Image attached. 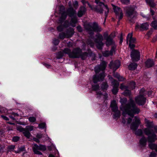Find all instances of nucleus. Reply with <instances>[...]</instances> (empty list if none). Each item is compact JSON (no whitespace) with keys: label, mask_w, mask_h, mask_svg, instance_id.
<instances>
[{"label":"nucleus","mask_w":157,"mask_h":157,"mask_svg":"<svg viewBox=\"0 0 157 157\" xmlns=\"http://www.w3.org/2000/svg\"><path fill=\"white\" fill-rule=\"evenodd\" d=\"M140 111V109L136 106L134 101L130 99L129 103L126 105L123 111L122 123L126 124H130L132 121V119L129 117L126 118V117L127 116L129 115L133 117L134 114H138Z\"/></svg>","instance_id":"obj_1"},{"label":"nucleus","mask_w":157,"mask_h":157,"mask_svg":"<svg viewBox=\"0 0 157 157\" xmlns=\"http://www.w3.org/2000/svg\"><path fill=\"white\" fill-rule=\"evenodd\" d=\"M146 126L144 132L148 136V141L149 142H154L156 139V132H157V126H154L152 122H150L147 119H145Z\"/></svg>","instance_id":"obj_2"},{"label":"nucleus","mask_w":157,"mask_h":157,"mask_svg":"<svg viewBox=\"0 0 157 157\" xmlns=\"http://www.w3.org/2000/svg\"><path fill=\"white\" fill-rule=\"evenodd\" d=\"M106 64L105 61H103L101 62L99 65L95 67L94 70L96 74L98 73L101 71L102 72L98 76L96 75L93 76V80L94 83H96L98 81H102L104 79L105 75L104 71L106 68Z\"/></svg>","instance_id":"obj_3"},{"label":"nucleus","mask_w":157,"mask_h":157,"mask_svg":"<svg viewBox=\"0 0 157 157\" xmlns=\"http://www.w3.org/2000/svg\"><path fill=\"white\" fill-rule=\"evenodd\" d=\"M64 52L67 54L70 58H76L81 57L83 60L85 59L87 57L88 53L86 52L82 53V50L79 48L74 49L72 52L68 48H66Z\"/></svg>","instance_id":"obj_4"},{"label":"nucleus","mask_w":157,"mask_h":157,"mask_svg":"<svg viewBox=\"0 0 157 157\" xmlns=\"http://www.w3.org/2000/svg\"><path fill=\"white\" fill-rule=\"evenodd\" d=\"M125 12V15L130 21L132 22V20L137 15L136 11L134 6H126L124 8Z\"/></svg>","instance_id":"obj_5"},{"label":"nucleus","mask_w":157,"mask_h":157,"mask_svg":"<svg viewBox=\"0 0 157 157\" xmlns=\"http://www.w3.org/2000/svg\"><path fill=\"white\" fill-rule=\"evenodd\" d=\"M98 5L96 6H91V7H90L91 9L96 12L99 13H102L103 12L104 10L101 7V6L103 5L105 7V19L107 17L109 13V9L107 5H105L102 2H99V4H98Z\"/></svg>","instance_id":"obj_6"},{"label":"nucleus","mask_w":157,"mask_h":157,"mask_svg":"<svg viewBox=\"0 0 157 157\" xmlns=\"http://www.w3.org/2000/svg\"><path fill=\"white\" fill-rule=\"evenodd\" d=\"M32 148L35 154L40 155H42V154L41 152L38 151V150L44 151L46 150V147L45 146L41 144L38 145L36 144H34Z\"/></svg>","instance_id":"obj_7"},{"label":"nucleus","mask_w":157,"mask_h":157,"mask_svg":"<svg viewBox=\"0 0 157 157\" xmlns=\"http://www.w3.org/2000/svg\"><path fill=\"white\" fill-rule=\"evenodd\" d=\"M85 29H100L101 27L96 22H94L93 23L89 22L85 24L84 25Z\"/></svg>","instance_id":"obj_8"},{"label":"nucleus","mask_w":157,"mask_h":157,"mask_svg":"<svg viewBox=\"0 0 157 157\" xmlns=\"http://www.w3.org/2000/svg\"><path fill=\"white\" fill-rule=\"evenodd\" d=\"M96 37L94 41L97 43L96 46L98 49H101L104 45L102 42L103 40L102 36L100 34H98L96 35Z\"/></svg>","instance_id":"obj_9"},{"label":"nucleus","mask_w":157,"mask_h":157,"mask_svg":"<svg viewBox=\"0 0 157 157\" xmlns=\"http://www.w3.org/2000/svg\"><path fill=\"white\" fill-rule=\"evenodd\" d=\"M113 6L114 12L116 15V17L118 18V21L119 22L122 19L123 16L122 11L120 8L113 5Z\"/></svg>","instance_id":"obj_10"},{"label":"nucleus","mask_w":157,"mask_h":157,"mask_svg":"<svg viewBox=\"0 0 157 157\" xmlns=\"http://www.w3.org/2000/svg\"><path fill=\"white\" fill-rule=\"evenodd\" d=\"M134 121V122H133L130 126L131 128L133 130H136L141 123L140 119L138 117H135Z\"/></svg>","instance_id":"obj_11"},{"label":"nucleus","mask_w":157,"mask_h":157,"mask_svg":"<svg viewBox=\"0 0 157 157\" xmlns=\"http://www.w3.org/2000/svg\"><path fill=\"white\" fill-rule=\"evenodd\" d=\"M135 101L139 105H143L146 102V98L144 97V95H139L135 98Z\"/></svg>","instance_id":"obj_12"},{"label":"nucleus","mask_w":157,"mask_h":157,"mask_svg":"<svg viewBox=\"0 0 157 157\" xmlns=\"http://www.w3.org/2000/svg\"><path fill=\"white\" fill-rule=\"evenodd\" d=\"M131 57L133 61H138L140 60V58L139 52L137 50H133L131 54Z\"/></svg>","instance_id":"obj_13"},{"label":"nucleus","mask_w":157,"mask_h":157,"mask_svg":"<svg viewBox=\"0 0 157 157\" xmlns=\"http://www.w3.org/2000/svg\"><path fill=\"white\" fill-rule=\"evenodd\" d=\"M121 63L120 61L118 60H115L113 62H111L109 64V67L113 70L115 71L120 66Z\"/></svg>","instance_id":"obj_14"},{"label":"nucleus","mask_w":157,"mask_h":157,"mask_svg":"<svg viewBox=\"0 0 157 157\" xmlns=\"http://www.w3.org/2000/svg\"><path fill=\"white\" fill-rule=\"evenodd\" d=\"M112 83L113 85L112 91L113 94H116L118 92L119 83L117 80H114L112 82Z\"/></svg>","instance_id":"obj_15"},{"label":"nucleus","mask_w":157,"mask_h":157,"mask_svg":"<svg viewBox=\"0 0 157 157\" xmlns=\"http://www.w3.org/2000/svg\"><path fill=\"white\" fill-rule=\"evenodd\" d=\"M116 48V45L112 46V48L110 51H106L102 53L103 56L105 57H107L109 56L113 55V53L115 52Z\"/></svg>","instance_id":"obj_16"},{"label":"nucleus","mask_w":157,"mask_h":157,"mask_svg":"<svg viewBox=\"0 0 157 157\" xmlns=\"http://www.w3.org/2000/svg\"><path fill=\"white\" fill-rule=\"evenodd\" d=\"M105 39L106 40L105 44L107 46H109L110 45L112 46L115 45L114 42L113 41V38L110 35L106 37L105 36H104Z\"/></svg>","instance_id":"obj_17"},{"label":"nucleus","mask_w":157,"mask_h":157,"mask_svg":"<svg viewBox=\"0 0 157 157\" xmlns=\"http://www.w3.org/2000/svg\"><path fill=\"white\" fill-rule=\"evenodd\" d=\"M66 12L67 14L70 17L76 16V12L75 10H74L72 7L68 8Z\"/></svg>","instance_id":"obj_18"},{"label":"nucleus","mask_w":157,"mask_h":157,"mask_svg":"<svg viewBox=\"0 0 157 157\" xmlns=\"http://www.w3.org/2000/svg\"><path fill=\"white\" fill-rule=\"evenodd\" d=\"M67 15V14L65 11H64L62 13L61 17L59 19L58 23V24H62L66 18Z\"/></svg>","instance_id":"obj_19"},{"label":"nucleus","mask_w":157,"mask_h":157,"mask_svg":"<svg viewBox=\"0 0 157 157\" xmlns=\"http://www.w3.org/2000/svg\"><path fill=\"white\" fill-rule=\"evenodd\" d=\"M60 24V25L57 27V29H64L68 28L70 25L69 22L67 20L65 21L63 25Z\"/></svg>","instance_id":"obj_20"},{"label":"nucleus","mask_w":157,"mask_h":157,"mask_svg":"<svg viewBox=\"0 0 157 157\" xmlns=\"http://www.w3.org/2000/svg\"><path fill=\"white\" fill-rule=\"evenodd\" d=\"M149 25L147 22L143 23L140 25L137 24L136 26V28L140 29H148Z\"/></svg>","instance_id":"obj_21"},{"label":"nucleus","mask_w":157,"mask_h":157,"mask_svg":"<svg viewBox=\"0 0 157 157\" xmlns=\"http://www.w3.org/2000/svg\"><path fill=\"white\" fill-rule=\"evenodd\" d=\"M132 33H129L127 37V42L128 43V41L129 40L130 43H134L136 41V39L132 37Z\"/></svg>","instance_id":"obj_22"},{"label":"nucleus","mask_w":157,"mask_h":157,"mask_svg":"<svg viewBox=\"0 0 157 157\" xmlns=\"http://www.w3.org/2000/svg\"><path fill=\"white\" fill-rule=\"evenodd\" d=\"M86 11V9L85 7L81 6L78 13V16L79 17H82Z\"/></svg>","instance_id":"obj_23"},{"label":"nucleus","mask_w":157,"mask_h":157,"mask_svg":"<svg viewBox=\"0 0 157 157\" xmlns=\"http://www.w3.org/2000/svg\"><path fill=\"white\" fill-rule=\"evenodd\" d=\"M110 106L112 108V110L114 112L119 111L118 110V107L115 101L113 100L112 101Z\"/></svg>","instance_id":"obj_24"},{"label":"nucleus","mask_w":157,"mask_h":157,"mask_svg":"<svg viewBox=\"0 0 157 157\" xmlns=\"http://www.w3.org/2000/svg\"><path fill=\"white\" fill-rule=\"evenodd\" d=\"M145 66L147 68H150L154 65V62L153 59H149L145 62Z\"/></svg>","instance_id":"obj_25"},{"label":"nucleus","mask_w":157,"mask_h":157,"mask_svg":"<svg viewBox=\"0 0 157 157\" xmlns=\"http://www.w3.org/2000/svg\"><path fill=\"white\" fill-rule=\"evenodd\" d=\"M147 139L144 136L140 140L139 143L141 147H144L147 144Z\"/></svg>","instance_id":"obj_26"},{"label":"nucleus","mask_w":157,"mask_h":157,"mask_svg":"<svg viewBox=\"0 0 157 157\" xmlns=\"http://www.w3.org/2000/svg\"><path fill=\"white\" fill-rule=\"evenodd\" d=\"M71 18L70 21V24L73 27L75 26V24L77 22V19L76 16L71 17Z\"/></svg>","instance_id":"obj_27"},{"label":"nucleus","mask_w":157,"mask_h":157,"mask_svg":"<svg viewBox=\"0 0 157 157\" xmlns=\"http://www.w3.org/2000/svg\"><path fill=\"white\" fill-rule=\"evenodd\" d=\"M113 76L117 78L120 81H123L124 80V78L123 77L120 76L118 73H115V72L113 73Z\"/></svg>","instance_id":"obj_28"},{"label":"nucleus","mask_w":157,"mask_h":157,"mask_svg":"<svg viewBox=\"0 0 157 157\" xmlns=\"http://www.w3.org/2000/svg\"><path fill=\"white\" fill-rule=\"evenodd\" d=\"M74 30H67L66 32V35L67 37H71L74 33Z\"/></svg>","instance_id":"obj_29"},{"label":"nucleus","mask_w":157,"mask_h":157,"mask_svg":"<svg viewBox=\"0 0 157 157\" xmlns=\"http://www.w3.org/2000/svg\"><path fill=\"white\" fill-rule=\"evenodd\" d=\"M137 66V65L135 63H132L130 64L128 66L129 69L131 70H133L136 69Z\"/></svg>","instance_id":"obj_30"},{"label":"nucleus","mask_w":157,"mask_h":157,"mask_svg":"<svg viewBox=\"0 0 157 157\" xmlns=\"http://www.w3.org/2000/svg\"><path fill=\"white\" fill-rule=\"evenodd\" d=\"M147 3L151 7H154L155 6L154 0H145Z\"/></svg>","instance_id":"obj_31"},{"label":"nucleus","mask_w":157,"mask_h":157,"mask_svg":"<svg viewBox=\"0 0 157 157\" xmlns=\"http://www.w3.org/2000/svg\"><path fill=\"white\" fill-rule=\"evenodd\" d=\"M19 116L18 114L17 113H12L11 115L9 116L10 118L12 120H16V119H17V117Z\"/></svg>","instance_id":"obj_32"},{"label":"nucleus","mask_w":157,"mask_h":157,"mask_svg":"<svg viewBox=\"0 0 157 157\" xmlns=\"http://www.w3.org/2000/svg\"><path fill=\"white\" fill-rule=\"evenodd\" d=\"M97 95H98L97 97H99L101 96V95H103L100 92L97 91ZM103 98L104 99H106L108 97V94L107 93H105L104 95H103Z\"/></svg>","instance_id":"obj_33"},{"label":"nucleus","mask_w":157,"mask_h":157,"mask_svg":"<svg viewBox=\"0 0 157 157\" xmlns=\"http://www.w3.org/2000/svg\"><path fill=\"white\" fill-rule=\"evenodd\" d=\"M25 146H23L18 147L17 151H14V152L16 153H19L21 152L25 151Z\"/></svg>","instance_id":"obj_34"},{"label":"nucleus","mask_w":157,"mask_h":157,"mask_svg":"<svg viewBox=\"0 0 157 157\" xmlns=\"http://www.w3.org/2000/svg\"><path fill=\"white\" fill-rule=\"evenodd\" d=\"M23 134L25 137L28 138H29L31 136V134L29 131L26 130H25L23 132Z\"/></svg>","instance_id":"obj_35"},{"label":"nucleus","mask_w":157,"mask_h":157,"mask_svg":"<svg viewBox=\"0 0 157 157\" xmlns=\"http://www.w3.org/2000/svg\"><path fill=\"white\" fill-rule=\"evenodd\" d=\"M151 25L154 29H157V21L155 20L153 21Z\"/></svg>","instance_id":"obj_36"},{"label":"nucleus","mask_w":157,"mask_h":157,"mask_svg":"<svg viewBox=\"0 0 157 157\" xmlns=\"http://www.w3.org/2000/svg\"><path fill=\"white\" fill-rule=\"evenodd\" d=\"M65 49V48L64 49L63 52H60L58 53V54H57V59H59L61 58L63 56V53L66 54L64 52V51Z\"/></svg>","instance_id":"obj_37"},{"label":"nucleus","mask_w":157,"mask_h":157,"mask_svg":"<svg viewBox=\"0 0 157 157\" xmlns=\"http://www.w3.org/2000/svg\"><path fill=\"white\" fill-rule=\"evenodd\" d=\"M120 111H117V112H115V114L114 115L113 118L114 119H117L118 118L120 117Z\"/></svg>","instance_id":"obj_38"},{"label":"nucleus","mask_w":157,"mask_h":157,"mask_svg":"<svg viewBox=\"0 0 157 157\" xmlns=\"http://www.w3.org/2000/svg\"><path fill=\"white\" fill-rule=\"evenodd\" d=\"M135 83L134 82H130L129 84V86L128 88L131 89H133L135 88Z\"/></svg>","instance_id":"obj_39"},{"label":"nucleus","mask_w":157,"mask_h":157,"mask_svg":"<svg viewBox=\"0 0 157 157\" xmlns=\"http://www.w3.org/2000/svg\"><path fill=\"white\" fill-rule=\"evenodd\" d=\"M108 87V85L106 82H104L101 86V88L103 90H106Z\"/></svg>","instance_id":"obj_40"},{"label":"nucleus","mask_w":157,"mask_h":157,"mask_svg":"<svg viewBox=\"0 0 157 157\" xmlns=\"http://www.w3.org/2000/svg\"><path fill=\"white\" fill-rule=\"evenodd\" d=\"M65 37H66V34L64 33H62L59 34V37L61 39H64Z\"/></svg>","instance_id":"obj_41"},{"label":"nucleus","mask_w":157,"mask_h":157,"mask_svg":"<svg viewBox=\"0 0 157 157\" xmlns=\"http://www.w3.org/2000/svg\"><path fill=\"white\" fill-rule=\"evenodd\" d=\"M131 94L130 91L128 90V89L125 90L123 93V94L125 96H129Z\"/></svg>","instance_id":"obj_42"},{"label":"nucleus","mask_w":157,"mask_h":157,"mask_svg":"<svg viewBox=\"0 0 157 157\" xmlns=\"http://www.w3.org/2000/svg\"><path fill=\"white\" fill-rule=\"evenodd\" d=\"M15 147V146L14 145H9L7 149L8 151H13Z\"/></svg>","instance_id":"obj_43"},{"label":"nucleus","mask_w":157,"mask_h":157,"mask_svg":"<svg viewBox=\"0 0 157 157\" xmlns=\"http://www.w3.org/2000/svg\"><path fill=\"white\" fill-rule=\"evenodd\" d=\"M81 2L82 3L83 5L84 6V7L86 6V4H87L89 7L90 8L91 7V5L90 4V3L87 1H85V0H82Z\"/></svg>","instance_id":"obj_44"},{"label":"nucleus","mask_w":157,"mask_h":157,"mask_svg":"<svg viewBox=\"0 0 157 157\" xmlns=\"http://www.w3.org/2000/svg\"><path fill=\"white\" fill-rule=\"evenodd\" d=\"M99 88V85L98 84H96L95 85H92V89L94 90H97Z\"/></svg>","instance_id":"obj_45"},{"label":"nucleus","mask_w":157,"mask_h":157,"mask_svg":"<svg viewBox=\"0 0 157 157\" xmlns=\"http://www.w3.org/2000/svg\"><path fill=\"white\" fill-rule=\"evenodd\" d=\"M136 134L138 136H141L143 134V132L141 129H139L136 132Z\"/></svg>","instance_id":"obj_46"},{"label":"nucleus","mask_w":157,"mask_h":157,"mask_svg":"<svg viewBox=\"0 0 157 157\" xmlns=\"http://www.w3.org/2000/svg\"><path fill=\"white\" fill-rule=\"evenodd\" d=\"M120 88L122 90H125L128 89V87L124 86L123 84H122L121 85Z\"/></svg>","instance_id":"obj_47"},{"label":"nucleus","mask_w":157,"mask_h":157,"mask_svg":"<svg viewBox=\"0 0 157 157\" xmlns=\"http://www.w3.org/2000/svg\"><path fill=\"white\" fill-rule=\"evenodd\" d=\"M156 145L155 144L150 143L149 144V147L151 149H155L156 147Z\"/></svg>","instance_id":"obj_48"},{"label":"nucleus","mask_w":157,"mask_h":157,"mask_svg":"<svg viewBox=\"0 0 157 157\" xmlns=\"http://www.w3.org/2000/svg\"><path fill=\"white\" fill-rule=\"evenodd\" d=\"M145 90L144 88L141 89L140 91V94L142 95H144V96H145Z\"/></svg>","instance_id":"obj_49"},{"label":"nucleus","mask_w":157,"mask_h":157,"mask_svg":"<svg viewBox=\"0 0 157 157\" xmlns=\"http://www.w3.org/2000/svg\"><path fill=\"white\" fill-rule=\"evenodd\" d=\"M29 121L31 122H34L36 120V118L33 117H30L29 118Z\"/></svg>","instance_id":"obj_50"},{"label":"nucleus","mask_w":157,"mask_h":157,"mask_svg":"<svg viewBox=\"0 0 157 157\" xmlns=\"http://www.w3.org/2000/svg\"><path fill=\"white\" fill-rule=\"evenodd\" d=\"M45 124L44 123H42L38 125L39 127L40 128H44L45 127Z\"/></svg>","instance_id":"obj_51"},{"label":"nucleus","mask_w":157,"mask_h":157,"mask_svg":"<svg viewBox=\"0 0 157 157\" xmlns=\"http://www.w3.org/2000/svg\"><path fill=\"white\" fill-rule=\"evenodd\" d=\"M121 2L123 4L128 5L129 4L130 0H121Z\"/></svg>","instance_id":"obj_52"},{"label":"nucleus","mask_w":157,"mask_h":157,"mask_svg":"<svg viewBox=\"0 0 157 157\" xmlns=\"http://www.w3.org/2000/svg\"><path fill=\"white\" fill-rule=\"evenodd\" d=\"M59 42V40L56 39H54L53 41V44L55 45H57L58 44Z\"/></svg>","instance_id":"obj_53"},{"label":"nucleus","mask_w":157,"mask_h":157,"mask_svg":"<svg viewBox=\"0 0 157 157\" xmlns=\"http://www.w3.org/2000/svg\"><path fill=\"white\" fill-rule=\"evenodd\" d=\"M19 138L18 136H14L12 140L14 142H17L19 140Z\"/></svg>","instance_id":"obj_54"},{"label":"nucleus","mask_w":157,"mask_h":157,"mask_svg":"<svg viewBox=\"0 0 157 157\" xmlns=\"http://www.w3.org/2000/svg\"><path fill=\"white\" fill-rule=\"evenodd\" d=\"M87 31V32L88 33L90 34V36H91L93 34H94V31L95 30H86Z\"/></svg>","instance_id":"obj_55"},{"label":"nucleus","mask_w":157,"mask_h":157,"mask_svg":"<svg viewBox=\"0 0 157 157\" xmlns=\"http://www.w3.org/2000/svg\"><path fill=\"white\" fill-rule=\"evenodd\" d=\"M27 129L29 131H31L33 129V126H28L27 127Z\"/></svg>","instance_id":"obj_56"},{"label":"nucleus","mask_w":157,"mask_h":157,"mask_svg":"<svg viewBox=\"0 0 157 157\" xmlns=\"http://www.w3.org/2000/svg\"><path fill=\"white\" fill-rule=\"evenodd\" d=\"M129 46L131 49H133L135 47V45L133 43H129Z\"/></svg>","instance_id":"obj_57"},{"label":"nucleus","mask_w":157,"mask_h":157,"mask_svg":"<svg viewBox=\"0 0 157 157\" xmlns=\"http://www.w3.org/2000/svg\"><path fill=\"white\" fill-rule=\"evenodd\" d=\"M156 154L155 152H151L150 155V157H156Z\"/></svg>","instance_id":"obj_58"},{"label":"nucleus","mask_w":157,"mask_h":157,"mask_svg":"<svg viewBox=\"0 0 157 157\" xmlns=\"http://www.w3.org/2000/svg\"><path fill=\"white\" fill-rule=\"evenodd\" d=\"M152 33V30H150L146 34V35L148 36V37H149L150 36L151 34Z\"/></svg>","instance_id":"obj_59"},{"label":"nucleus","mask_w":157,"mask_h":157,"mask_svg":"<svg viewBox=\"0 0 157 157\" xmlns=\"http://www.w3.org/2000/svg\"><path fill=\"white\" fill-rule=\"evenodd\" d=\"M17 130H19L20 132H23V133L25 130V129L21 127L18 128Z\"/></svg>","instance_id":"obj_60"},{"label":"nucleus","mask_w":157,"mask_h":157,"mask_svg":"<svg viewBox=\"0 0 157 157\" xmlns=\"http://www.w3.org/2000/svg\"><path fill=\"white\" fill-rule=\"evenodd\" d=\"M74 6L75 8H77L78 6V2L77 1H75L74 4Z\"/></svg>","instance_id":"obj_61"},{"label":"nucleus","mask_w":157,"mask_h":157,"mask_svg":"<svg viewBox=\"0 0 157 157\" xmlns=\"http://www.w3.org/2000/svg\"><path fill=\"white\" fill-rule=\"evenodd\" d=\"M1 117H2L3 119H4V120H6V121H7V120H9V119L8 118L5 116H3V115H1Z\"/></svg>","instance_id":"obj_62"},{"label":"nucleus","mask_w":157,"mask_h":157,"mask_svg":"<svg viewBox=\"0 0 157 157\" xmlns=\"http://www.w3.org/2000/svg\"><path fill=\"white\" fill-rule=\"evenodd\" d=\"M4 148V146L2 145H0V153L2 151L3 149Z\"/></svg>","instance_id":"obj_63"},{"label":"nucleus","mask_w":157,"mask_h":157,"mask_svg":"<svg viewBox=\"0 0 157 157\" xmlns=\"http://www.w3.org/2000/svg\"><path fill=\"white\" fill-rule=\"evenodd\" d=\"M44 66H45L46 67H47L48 68L51 67L50 65L49 64H48L44 63Z\"/></svg>","instance_id":"obj_64"}]
</instances>
